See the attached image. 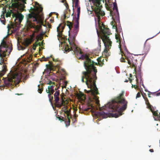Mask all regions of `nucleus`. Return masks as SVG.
I'll return each mask as SVG.
<instances>
[{"label": "nucleus", "mask_w": 160, "mask_h": 160, "mask_svg": "<svg viewBox=\"0 0 160 160\" xmlns=\"http://www.w3.org/2000/svg\"><path fill=\"white\" fill-rule=\"evenodd\" d=\"M124 92L113 99L111 102H109L102 107L106 112L104 111H97V108L93 105H90L92 113L93 118H98V120L100 121L102 118H106L108 117L117 118L123 114L122 112L125 110L127 107V101L123 97Z\"/></svg>", "instance_id": "1"}, {"label": "nucleus", "mask_w": 160, "mask_h": 160, "mask_svg": "<svg viewBox=\"0 0 160 160\" xmlns=\"http://www.w3.org/2000/svg\"><path fill=\"white\" fill-rule=\"evenodd\" d=\"M80 13H77V17L73 16V19H74L76 24L74 27L73 26L72 24L69 21H66L68 25L67 26L69 28L68 31L69 38L67 39L66 36L62 33L64 29V26H61L60 24L57 28L58 32L57 37L60 44L59 46L62 47L63 51L64 53H67L71 51H73L77 54H80L81 51L80 48L76 44V37L77 35L79 30V15Z\"/></svg>", "instance_id": "2"}, {"label": "nucleus", "mask_w": 160, "mask_h": 160, "mask_svg": "<svg viewBox=\"0 0 160 160\" xmlns=\"http://www.w3.org/2000/svg\"><path fill=\"white\" fill-rule=\"evenodd\" d=\"M99 64L94 62L91 61L89 59H87L84 62V67L86 71L82 72L83 75L82 76L81 81L83 82L84 81V78L86 80V84L88 87H90L91 94L96 104L99 106V97L96 95L99 94L98 88L96 84V80L97 79L96 73L97 70L95 65H98Z\"/></svg>", "instance_id": "3"}, {"label": "nucleus", "mask_w": 160, "mask_h": 160, "mask_svg": "<svg viewBox=\"0 0 160 160\" xmlns=\"http://www.w3.org/2000/svg\"><path fill=\"white\" fill-rule=\"evenodd\" d=\"M14 2L12 4V10L7 12L5 9L4 12L6 17H10L11 14L14 19V22L11 25L12 32L16 33L15 38L17 39L18 49L20 50V33L19 32L20 25V0H13Z\"/></svg>", "instance_id": "4"}, {"label": "nucleus", "mask_w": 160, "mask_h": 160, "mask_svg": "<svg viewBox=\"0 0 160 160\" xmlns=\"http://www.w3.org/2000/svg\"><path fill=\"white\" fill-rule=\"evenodd\" d=\"M20 62L13 67L7 77L3 78L4 87H9L14 86L16 87L19 86L20 82Z\"/></svg>", "instance_id": "5"}, {"label": "nucleus", "mask_w": 160, "mask_h": 160, "mask_svg": "<svg viewBox=\"0 0 160 160\" xmlns=\"http://www.w3.org/2000/svg\"><path fill=\"white\" fill-rule=\"evenodd\" d=\"M12 49V44L9 42H6L3 39L0 45V57L1 60L0 65L3 64L2 70L0 72V77H2L7 70V66L4 63V60L3 58L5 57L7 54L9 55ZM2 81L0 79V84Z\"/></svg>", "instance_id": "6"}, {"label": "nucleus", "mask_w": 160, "mask_h": 160, "mask_svg": "<svg viewBox=\"0 0 160 160\" xmlns=\"http://www.w3.org/2000/svg\"><path fill=\"white\" fill-rule=\"evenodd\" d=\"M111 34L110 29L108 28L105 30L103 32L104 38L102 39V40L105 48H107L109 50L111 48L112 43L109 37V35Z\"/></svg>", "instance_id": "7"}, {"label": "nucleus", "mask_w": 160, "mask_h": 160, "mask_svg": "<svg viewBox=\"0 0 160 160\" xmlns=\"http://www.w3.org/2000/svg\"><path fill=\"white\" fill-rule=\"evenodd\" d=\"M49 64H46L45 66L46 68L48 67H49L50 70H57V69L58 71H60L62 74L64 75L66 74V72L65 70L60 68L58 64L55 65L52 61H49Z\"/></svg>", "instance_id": "8"}, {"label": "nucleus", "mask_w": 160, "mask_h": 160, "mask_svg": "<svg viewBox=\"0 0 160 160\" xmlns=\"http://www.w3.org/2000/svg\"><path fill=\"white\" fill-rule=\"evenodd\" d=\"M102 5H101L99 2L96 5L95 12L99 21L101 19V17L103 16L105 14L104 11L102 10Z\"/></svg>", "instance_id": "9"}, {"label": "nucleus", "mask_w": 160, "mask_h": 160, "mask_svg": "<svg viewBox=\"0 0 160 160\" xmlns=\"http://www.w3.org/2000/svg\"><path fill=\"white\" fill-rule=\"evenodd\" d=\"M22 63V62L21 60V82H24V81L28 78L27 71L26 70H23L21 67Z\"/></svg>", "instance_id": "10"}, {"label": "nucleus", "mask_w": 160, "mask_h": 160, "mask_svg": "<svg viewBox=\"0 0 160 160\" xmlns=\"http://www.w3.org/2000/svg\"><path fill=\"white\" fill-rule=\"evenodd\" d=\"M34 10L36 12H42V7L37 2H34V8L31 7L30 9H29L30 12H32V10Z\"/></svg>", "instance_id": "11"}, {"label": "nucleus", "mask_w": 160, "mask_h": 160, "mask_svg": "<svg viewBox=\"0 0 160 160\" xmlns=\"http://www.w3.org/2000/svg\"><path fill=\"white\" fill-rule=\"evenodd\" d=\"M33 14L29 13L27 15V17L30 19V22L32 24H33L32 22H35L36 24L39 23V20H38L36 18V15L32 12Z\"/></svg>", "instance_id": "12"}, {"label": "nucleus", "mask_w": 160, "mask_h": 160, "mask_svg": "<svg viewBox=\"0 0 160 160\" xmlns=\"http://www.w3.org/2000/svg\"><path fill=\"white\" fill-rule=\"evenodd\" d=\"M26 0H21V12L22 11H26L25 4ZM24 16L21 13V21L23 19Z\"/></svg>", "instance_id": "13"}, {"label": "nucleus", "mask_w": 160, "mask_h": 160, "mask_svg": "<svg viewBox=\"0 0 160 160\" xmlns=\"http://www.w3.org/2000/svg\"><path fill=\"white\" fill-rule=\"evenodd\" d=\"M142 62H141V64L138 66V70L137 72L136 75L135 77L137 79V82H138L139 80L138 79V78H139L140 80V81L142 80V75L141 72V64Z\"/></svg>", "instance_id": "14"}, {"label": "nucleus", "mask_w": 160, "mask_h": 160, "mask_svg": "<svg viewBox=\"0 0 160 160\" xmlns=\"http://www.w3.org/2000/svg\"><path fill=\"white\" fill-rule=\"evenodd\" d=\"M71 107L70 109H68V108H66L65 106H64L63 107V111L65 113L64 116L65 117L67 116H71L69 115V114L71 112Z\"/></svg>", "instance_id": "15"}, {"label": "nucleus", "mask_w": 160, "mask_h": 160, "mask_svg": "<svg viewBox=\"0 0 160 160\" xmlns=\"http://www.w3.org/2000/svg\"><path fill=\"white\" fill-rule=\"evenodd\" d=\"M117 25V28H116V31L118 34H120V32H122L121 26L120 24L118 25ZM122 38H123V39L124 40L122 32Z\"/></svg>", "instance_id": "16"}, {"label": "nucleus", "mask_w": 160, "mask_h": 160, "mask_svg": "<svg viewBox=\"0 0 160 160\" xmlns=\"http://www.w3.org/2000/svg\"><path fill=\"white\" fill-rule=\"evenodd\" d=\"M59 94H60L59 91H56L54 94V100L56 102H58L59 101V98L58 96L59 95Z\"/></svg>", "instance_id": "17"}, {"label": "nucleus", "mask_w": 160, "mask_h": 160, "mask_svg": "<svg viewBox=\"0 0 160 160\" xmlns=\"http://www.w3.org/2000/svg\"><path fill=\"white\" fill-rule=\"evenodd\" d=\"M69 16H70V15H69L68 16H67L66 15V14L64 12H63V15L61 17V19L62 20L63 22H65V24L67 26L68 25V24L67 22H66V21H65V20L67 18L69 17Z\"/></svg>", "instance_id": "18"}, {"label": "nucleus", "mask_w": 160, "mask_h": 160, "mask_svg": "<svg viewBox=\"0 0 160 160\" xmlns=\"http://www.w3.org/2000/svg\"><path fill=\"white\" fill-rule=\"evenodd\" d=\"M127 55H125V57L128 60V58H131V56L132 54L134 56H138V55H142V54H133L131 53L130 52H127Z\"/></svg>", "instance_id": "19"}, {"label": "nucleus", "mask_w": 160, "mask_h": 160, "mask_svg": "<svg viewBox=\"0 0 160 160\" xmlns=\"http://www.w3.org/2000/svg\"><path fill=\"white\" fill-rule=\"evenodd\" d=\"M115 19L118 23V25L120 24L119 13H116L115 16Z\"/></svg>", "instance_id": "20"}, {"label": "nucleus", "mask_w": 160, "mask_h": 160, "mask_svg": "<svg viewBox=\"0 0 160 160\" xmlns=\"http://www.w3.org/2000/svg\"><path fill=\"white\" fill-rule=\"evenodd\" d=\"M84 58H85V60L83 62V64H84V62L88 59H89L90 60H91V61H93V60H91L89 57H86V56L83 54L81 55L80 57H79V58L84 59Z\"/></svg>", "instance_id": "21"}, {"label": "nucleus", "mask_w": 160, "mask_h": 160, "mask_svg": "<svg viewBox=\"0 0 160 160\" xmlns=\"http://www.w3.org/2000/svg\"><path fill=\"white\" fill-rule=\"evenodd\" d=\"M43 25L46 28H51V25L48 22H47L46 21H44V23H43Z\"/></svg>", "instance_id": "22"}, {"label": "nucleus", "mask_w": 160, "mask_h": 160, "mask_svg": "<svg viewBox=\"0 0 160 160\" xmlns=\"http://www.w3.org/2000/svg\"><path fill=\"white\" fill-rule=\"evenodd\" d=\"M4 13H2V14L1 15V18L2 19L1 20V22L4 24H5V18L4 17Z\"/></svg>", "instance_id": "23"}, {"label": "nucleus", "mask_w": 160, "mask_h": 160, "mask_svg": "<svg viewBox=\"0 0 160 160\" xmlns=\"http://www.w3.org/2000/svg\"><path fill=\"white\" fill-rule=\"evenodd\" d=\"M38 93L41 94L43 90V87L42 86H40V84H38Z\"/></svg>", "instance_id": "24"}, {"label": "nucleus", "mask_w": 160, "mask_h": 160, "mask_svg": "<svg viewBox=\"0 0 160 160\" xmlns=\"http://www.w3.org/2000/svg\"><path fill=\"white\" fill-rule=\"evenodd\" d=\"M46 92L47 93H48V98H49V102L50 103L51 105V106H52V108L54 109V107H53V105L52 104L51 99H50V94L49 92V90H48L47 89H46Z\"/></svg>", "instance_id": "25"}, {"label": "nucleus", "mask_w": 160, "mask_h": 160, "mask_svg": "<svg viewBox=\"0 0 160 160\" xmlns=\"http://www.w3.org/2000/svg\"><path fill=\"white\" fill-rule=\"evenodd\" d=\"M113 9H116V13H119L118 10V6L116 3H113Z\"/></svg>", "instance_id": "26"}, {"label": "nucleus", "mask_w": 160, "mask_h": 160, "mask_svg": "<svg viewBox=\"0 0 160 160\" xmlns=\"http://www.w3.org/2000/svg\"><path fill=\"white\" fill-rule=\"evenodd\" d=\"M52 80V81H55L56 80V78L50 75V74H49L48 77L47 78V80Z\"/></svg>", "instance_id": "27"}, {"label": "nucleus", "mask_w": 160, "mask_h": 160, "mask_svg": "<svg viewBox=\"0 0 160 160\" xmlns=\"http://www.w3.org/2000/svg\"><path fill=\"white\" fill-rule=\"evenodd\" d=\"M48 81H47V84L48 85H56L55 83L54 82H52V81H51L50 80H48Z\"/></svg>", "instance_id": "28"}, {"label": "nucleus", "mask_w": 160, "mask_h": 160, "mask_svg": "<svg viewBox=\"0 0 160 160\" xmlns=\"http://www.w3.org/2000/svg\"><path fill=\"white\" fill-rule=\"evenodd\" d=\"M66 117L67 118L68 120V125H67L66 124H65V126L67 127L69 126L70 125V119L71 118V116H67V117Z\"/></svg>", "instance_id": "29"}, {"label": "nucleus", "mask_w": 160, "mask_h": 160, "mask_svg": "<svg viewBox=\"0 0 160 160\" xmlns=\"http://www.w3.org/2000/svg\"><path fill=\"white\" fill-rule=\"evenodd\" d=\"M104 53L105 55L107 56H110V52H108V51L106 49H105L104 50Z\"/></svg>", "instance_id": "30"}, {"label": "nucleus", "mask_w": 160, "mask_h": 160, "mask_svg": "<svg viewBox=\"0 0 160 160\" xmlns=\"http://www.w3.org/2000/svg\"><path fill=\"white\" fill-rule=\"evenodd\" d=\"M56 85H50L48 86V89H51L53 91V92H54V87Z\"/></svg>", "instance_id": "31"}, {"label": "nucleus", "mask_w": 160, "mask_h": 160, "mask_svg": "<svg viewBox=\"0 0 160 160\" xmlns=\"http://www.w3.org/2000/svg\"><path fill=\"white\" fill-rule=\"evenodd\" d=\"M72 108L73 110V112L74 113H75L78 110L77 107L75 106H73V107Z\"/></svg>", "instance_id": "32"}, {"label": "nucleus", "mask_w": 160, "mask_h": 160, "mask_svg": "<svg viewBox=\"0 0 160 160\" xmlns=\"http://www.w3.org/2000/svg\"><path fill=\"white\" fill-rule=\"evenodd\" d=\"M160 32V31L158 32V33L157 34H156L155 35H154V36H153V37H152L151 38H148V39H147L146 40V41L145 42V43H144V46L145 45V44L146 43V42H147V41L148 40H149L150 39H151V38H153V37H155V36H156L157 35H158V34H159V33Z\"/></svg>", "instance_id": "33"}, {"label": "nucleus", "mask_w": 160, "mask_h": 160, "mask_svg": "<svg viewBox=\"0 0 160 160\" xmlns=\"http://www.w3.org/2000/svg\"><path fill=\"white\" fill-rule=\"evenodd\" d=\"M145 89L144 90L146 92H148L149 93H150L151 94L153 95L154 94V93H155L156 92H150V91H148V89L146 88V87L145 88H144Z\"/></svg>", "instance_id": "34"}, {"label": "nucleus", "mask_w": 160, "mask_h": 160, "mask_svg": "<svg viewBox=\"0 0 160 160\" xmlns=\"http://www.w3.org/2000/svg\"><path fill=\"white\" fill-rule=\"evenodd\" d=\"M75 7L76 8L79 7V6L78 4V0H75Z\"/></svg>", "instance_id": "35"}, {"label": "nucleus", "mask_w": 160, "mask_h": 160, "mask_svg": "<svg viewBox=\"0 0 160 160\" xmlns=\"http://www.w3.org/2000/svg\"><path fill=\"white\" fill-rule=\"evenodd\" d=\"M115 38L116 39V42H119V37L116 34H115Z\"/></svg>", "instance_id": "36"}, {"label": "nucleus", "mask_w": 160, "mask_h": 160, "mask_svg": "<svg viewBox=\"0 0 160 160\" xmlns=\"http://www.w3.org/2000/svg\"><path fill=\"white\" fill-rule=\"evenodd\" d=\"M120 61L122 62H126V61L125 60V58H124L122 57L120 59Z\"/></svg>", "instance_id": "37"}, {"label": "nucleus", "mask_w": 160, "mask_h": 160, "mask_svg": "<svg viewBox=\"0 0 160 160\" xmlns=\"http://www.w3.org/2000/svg\"><path fill=\"white\" fill-rule=\"evenodd\" d=\"M49 58V57H47L46 58H42L41 60V61H47L48 59Z\"/></svg>", "instance_id": "38"}, {"label": "nucleus", "mask_w": 160, "mask_h": 160, "mask_svg": "<svg viewBox=\"0 0 160 160\" xmlns=\"http://www.w3.org/2000/svg\"><path fill=\"white\" fill-rule=\"evenodd\" d=\"M71 119H72V121H73V123H74L77 121L76 119L75 118V117H72V118L71 117Z\"/></svg>", "instance_id": "39"}, {"label": "nucleus", "mask_w": 160, "mask_h": 160, "mask_svg": "<svg viewBox=\"0 0 160 160\" xmlns=\"http://www.w3.org/2000/svg\"><path fill=\"white\" fill-rule=\"evenodd\" d=\"M123 40H124V39ZM124 50L126 52H129V51H128L126 46L125 45L124 41Z\"/></svg>", "instance_id": "40"}, {"label": "nucleus", "mask_w": 160, "mask_h": 160, "mask_svg": "<svg viewBox=\"0 0 160 160\" xmlns=\"http://www.w3.org/2000/svg\"><path fill=\"white\" fill-rule=\"evenodd\" d=\"M78 8L77 9V13H80V6L78 7Z\"/></svg>", "instance_id": "41"}, {"label": "nucleus", "mask_w": 160, "mask_h": 160, "mask_svg": "<svg viewBox=\"0 0 160 160\" xmlns=\"http://www.w3.org/2000/svg\"><path fill=\"white\" fill-rule=\"evenodd\" d=\"M140 97H141L140 94L139 92H138L137 93V94L136 95V98L137 99L138 98H139Z\"/></svg>", "instance_id": "42"}, {"label": "nucleus", "mask_w": 160, "mask_h": 160, "mask_svg": "<svg viewBox=\"0 0 160 160\" xmlns=\"http://www.w3.org/2000/svg\"><path fill=\"white\" fill-rule=\"evenodd\" d=\"M52 13H54L55 14V15H58V13L56 12H50L49 15V17H51V14Z\"/></svg>", "instance_id": "43"}, {"label": "nucleus", "mask_w": 160, "mask_h": 160, "mask_svg": "<svg viewBox=\"0 0 160 160\" xmlns=\"http://www.w3.org/2000/svg\"><path fill=\"white\" fill-rule=\"evenodd\" d=\"M153 95H154L156 96H160V92H157L156 93H155L153 94Z\"/></svg>", "instance_id": "44"}, {"label": "nucleus", "mask_w": 160, "mask_h": 160, "mask_svg": "<svg viewBox=\"0 0 160 160\" xmlns=\"http://www.w3.org/2000/svg\"><path fill=\"white\" fill-rule=\"evenodd\" d=\"M112 29H115L117 28V27H116V26L114 24L113 22V24H112Z\"/></svg>", "instance_id": "45"}, {"label": "nucleus", "mask_w": 160, "mask_h": 160, "mask_svg": "<svg viewBox=\"0 0 160 160\" xmlns=\"http://www.w3.org/2000/svg\"><path fill=\"white\" fill-rule=\"evenodd\" d=\"M140 83H142V86L144 88H145V86H144V85L143 83V82L142 81V80L140 81Z\"/></svg>", "instance_id": "46"}, {"label": "nucleus", "mask_w": 160, "mask_h": 160, "mask_svg": "<svg viewBox=\"0 0 160 160\" xmlns=\"http://www.w3.org/2000/svg\"><path fill=\"white\" fill-rule=\"evenodd\" d=\"M100 42H101V41L100 40H99V39H98V45L100 48L101 47Z\"/></svg>", "instance_id": "47"}, {"label": "nucleus", "mask_w": 160, "mask_h": 160, "mask_svg": "<svg viewBox=\"0 0 160 160\" xmlns=\"http://www.w3.org/2000/svg\"><path fill=\"white\" fill-rule=\"evenodd\" d=\"M52 60L53 61L55 62H57L58 61V59H55L53 58H52Z\"/></svg>", "instance_id": "48"}, {"label": "nucleus", "mask_w": 160, "mask_h": 160, "mask_svg": "<svg viewBox=\"0 0 160 160\" xmlns=\"http://www.w3.org/2000/svg\"><path fill=\"white\" fill-rule=\"evenodd\" d=\"M50 22H51V23H53L54 22V19L53 18H51L50 20Z\"/></svg>", "instance_id": "49"}, {"label": "nucleus", "mask_w": 160, "mask_h": 160, "mask_svg": "<svg viewBox=\"0 0 160 160\" xmlns=\"http://www.w3.org/2000/svg\"><path fill=\"white\" fill-rule=\"evenodd\" d=\"M57 119H58L59 121H60L61 122H62V121H63V120H62V119H61V118H58L57 117Z\"/></svg>", "instance_id": "50"}, {"label": "nucleus", "mask_w": 160, "mask_h": 160, "mask_svg": "<svg viewBox=\"0 0 160 160\" xmlns=\"http://www.w3.org/2000/svg\"><path fill=\"white\" fill-rule=\"evenodd\" d=\"M132 88H137V87H136V85H133V84H132Z\"/></svg>", "instance_id": "51"}, {"label": "nucleus", "mask_w": 160, "mask_h": 160, "mask_svg": "<svg viewBox=\"0 0 160 160\" xmlns=\"http://www.w3.org/2000/svg\"><path fill=\"white\" fill-rule=\"evenodd\" d=\"M149 151L151 152H154V150L152 149H150L149 150Z\"/></svg>", "instance_id": "52"}, {"label": "nucleus", "mask_w": 160, "mask_h": 160, "mask_svg": "<svg viewBox=\"0 0 160 160\" xmlns=\"http://www.w3.org/2000/svg\"><path fill=\"white\" fill-rule=\"evenodd\" d=\"M128 64H129L130 65L131 64V61L130 60H128Z\"/></svg>", "instance_id": "53"}, {"label": "nucleus", "mask_w": 160, "mask_h": 160, "mask_svg": "<svg viewBox=\"0 0 160 160\" xmlns=\"http://www.w3.org/2000/svg\"><path fill=\"white\" fill-rule=\"evenodd\" d=\"M150 94H151L150 93H149L148 94V96L149 98H150L151 97V96L150 95Z\"/></svg>", "instance_id": "54"}, {"label": "nucleus", "mask_w": 160, "mask_h": 160, "mask_svg": "<svg viewBox=\"0 0 160 160\" xmlns=\"http://www.w3.org/2000/svg\"><path fill=\"white\" fill-rule=\"evenodd\" d=\"M94 20L95 21V26L96 27V18H94Z\"/></svg>", "instance_id": "55"}, {"label": "nucleus", "mask_w": 160, "mask_h": 160, "mask_svg": "<svg viewBox=\"0 0 160 160\" xmlns=\"http://www.w3.org/2000/svg\"><path fill=\"white\" fill-rule=\"evenodd\" d=\"M72 0V6L73 7V10H74V8H73V0Z\"/></svg>", "instance_id": "56"}, {"label": "nucleus", "mask_w": 160, "mask_h": 160, "mask_svg": "<svg viewBox=\"0 0 160 160\" xmlns=\"http://www.w3.org/2000/svg\"><path fill=\"white\" fill-rule=\"evenodd\" d=\"M50 98H51V99L53 100V97L52 96H51V97H50ZM51 99V98H50Z\"/></svg>", "instance_id": "57"}, {"label": "nucleus", "mask_w": 160, "mask_h": 160, "mask_svg": "<svg viewBox=\"0 0 160 160\" xmlns=\"http://www.w3.org/2000/svg\"><path fill=\"white\" fill-rule=\"evenodd\" d=\"M129 76L130 78H132V74H130Z\"/></svg>", "instance_id": "58"}, {"label": "nucleus", "mask_w": 160, "mask_h": 160, "mask_svg": "<svg viewBox=\"0 0 160 160\" xmlns=\"http://www.w3.org/2000/svg\"><path fill=\"white\" fill-rule=\"evenodd\" d=\"M128 80L127 79H126L125 81H124V82H128Z\"/></svg>", "instance_id": "59"}, {"label": "nucleus", "mask_w": 160, "mask_h": 160, "mask_svg": "<svg viewBox=\"0 0 160 160\" xmlns=\"http://www.w3.org/2000/svg\"><path fill=\"white\" fill-rule=\"evenodd\" d=\"M20 48H21V50L23 49V48H22V46H21V45Z\"/></svg>", "instance_id": "60"}, {"label": "nucleus", "mask_w": 160, "mask_h": 160, "mask_svg": "<svg viewBox=\"0 0 160 160\" xmlns=\"http://www.w3.org/2000/svg\"><path fill=\"white\" fill-rule=\"evenodd\" d=\"M118 48H119V49H120V50L121 51V48H120V45H119L118 46Z\"/></svg>", "instance_id": "61"}, {"label": "nucleus", "mask_w": 160, "mask_h": 160, "mask_svg": "<svg viewBox=\"0 0 160 160\" xmlns=\"http://www.w3.org/2000/svg\"><path fill=\"white\" fill-rule=\"evenodd\" d=\"M97 33L98 35V36L99 35H98V31L97 30Z\"/></svg>", "instance_id": "62"}, {"label": "nucleus", "mask_w": 160, "mask_h": 160, "mask_svg": "<svg viewBox=\"0 0 160 160\" xmlns=\"http://www.w3.org/2000/svg\"><path fill=\"white\" fill-rule=\"evenodd\" d=\"M132 60V59L133 58V57L132 56V57H131V58H130Z\"/></svg>", "instance_id": "63"}, {"label": "nucleus", "mask_w": 160, "mask_h": 160, "mask_svg": "<svg viewBox=\"0 0 160 160\" xmlns=\"http://www.w3.org/2000/svg\"><path fill=\"white\" fill-rule=\"evenodd\" d=\"M16 95H20V94H19V93H16L15 94Z\"/></svg>", "instance_id": "64"}]
</instances>
